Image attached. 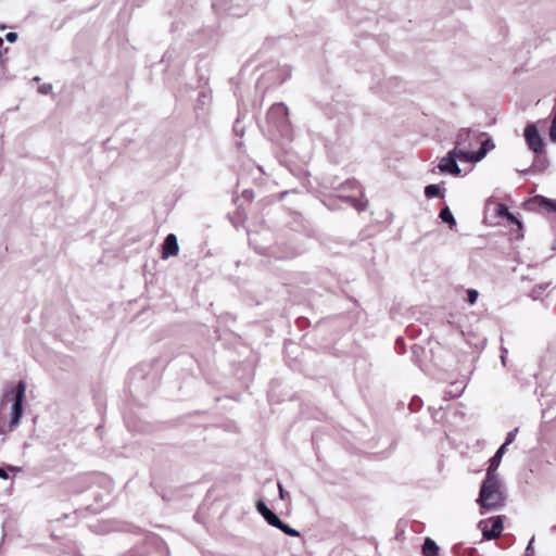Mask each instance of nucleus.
Listing matches in <instances>:
<instances>
[{"label":"nucleus","instance_id":"nucleus-12","mask_svg":"<svg viewBox=\"0 0 556 556\" xmlns=\"http://www.w3.org/2000/svg\"><path fill=\"white\" fill-rule=\"evenodd\" d=\"M506 450V444H503L497 451L496 453L494 454V456L490 459V466L488 468V471L486 472H493L497 469V467L500 466V463H501V459H502V456L504 454Z\"/></svg>","mask_w":556,"mask_h":556},{"label":"nucleus","instance_id":"nucleus-19","mask_svg":"<svg viewBox=\"0 0 556 556\" xmlns=\"http://www.w3.org/2000/svg\"><path fill=\"white\" fill-rule=\"evenodd\" d=\"M8 48H3V39L0 37V65H3L5 62L4 54L7 53Z\"/></svg>","mask_w":556,"mask_h":556},{"label":"nucleus","instance_id":"nucleus-14","mask_svg":"<svg viewBox=\"0 0 556 556\" xmlns=\"http://www.w3.org/2000/svg\"><path fill=\"white\" fill-rule=\"evenodd\" d=\"M439 216L443 222L448 223L451 226L456 224L455 218L448 207L442 208Z\"/></svg>","mask_w":556,"mask_h":556},{"label":"nucleus","instance_id":"nucleus-17","mask_svg":"<svg viewBox=\"0 0 556 556\" xmlns=\"http://www.w3.org/2000/svg\"><path fill=\"white\" fill-rule=\"evenodd\" d=\"M269 113L270 114H281V115L287 116L288 110L283 104H275L270 108Z\"/></svg>","mask_w":556,"mask_h":556},{"label":"nucleus","instance_id":"nucleus-7","mask_svg":"<svg viewBox=\"0 0 556 556\" xmlns=\"http://www.w3.org/2000/svg\"><path fill=\"white\" fill-rule=\"evenodd\" d=\"M458 157L453 154V150H451L446 156L441 159L438 167L442 173H448L454 176H458L460 174V168L456 163Z\"/></svg>","mask_w":556,"mask_h":556},{"label":"nucleus","instance_id":"nucleus-2","mask_svg":"<svg viewBox=\"0 0 556 556\" xmlns=\"http://www.w3.org/2000/svg\"><path fill=\"white\" fill-rule=\"evenodd\" d=\"M489 142V140L482 142L480 150L475 152L472 149L478 143V138L472 135L470 129H460L453 149V154L462 162L476 163L481 161L486 154Z\"/></svg>","mask_w":556,"mask_h":556},{"label":"nucleus","instance_id":"nucleus-8","mask_svg":"<svg viewBox=\"0 0 556 556\" xmlns=\"http://www.w3.org/2000/svg\"><path fill=\"white\" fill-rule=\"evenodd\" d=\"M529 205L539 212H556V200L547 199L543 195H535L529 201Z\"/></svg>","mask_w":556,"mask_h":556},{"label":"nucleus","instance_id":"nucleus-9","mask_svg":"<svg viewBox=\"0 0 556 556\" xmlns=\"http://www.w3.org/2000/svg\"><path fill=\"white\" fill-rule=\"evenodd\" d=\"M179 245L177 241V237L174 233H169L166 236L163 245H162V258L166 260L172 256L178 255Z\"/></svg>","mask_w":556,"mask_h":556},{"label":"nucleus","instance_id":"nucleus-1","mask_svg":"<svg viewBox=\"0 0 556 556\" xmlns=\"http://www.w3.org/2000/svg\"><path fill=\"white\" fill-rule=\"evenodd\" d=\"M505 501L506 496L498 477L493 472H486L480 488L478 504L485 510H495L503 507Z\"/></svg>","mask_w":556,"mask_h":556},{"label":"nucleus","instance_id":"nucleus-11","mask_svg":"<svg viewBox=\"0 0 556 556\" xmlns=\"http://www.w3.org/2000/svg\"><path fill=\"white\" fill-rule=\"evenodd\" d=\"M422 555L424 556H439V546L430 538H427L424 542Z\"/></svg>","mask_w":556,"mask_h":556},{"label":"nucleus","instance_id":"nucleus-18","mask_svg":"<svg viewBox=\"0 0 556 556\" xmlns=\"http://www.w3.org/2000/svg\"><path fill=\"white\" fill-rule=\"evenodd\" d=\"M549 138L552 141L556 142V108L554 109V116L549 128Z\"/></svg>","mask_w":556,"mask_h":556},{"label":"nucleus","instance_id":"nucleus-16","mask_svg":"<svg viewBox=\"0 0 556 556\" xmlns=\"http://www.w3.org/2000/svg\"><path fill=\"white\" fill-rule=\"evenodd\" d=\"M425 194L427 198H434L440 195V188L438 185H428L425 188Z\"/></svg>","mask_w":556,"mask_h":556},{"label":"nucleus","instance_id":"nucleus-15","mask_svg":"<svg viewBox=\"0 0 556 556\" xmlns=\"http://www.w3.org/2000/svg\"><path fill=\"white\" fill-rule=\"evenodd\" d=\"M275 528L280 529L283 533L290 535V536H299L300 532L291 527H289L287 523L282 522L280 520L279 526H275Z\"/></svg>","mask_w":556,"mask_h":556},{"label":"nucleus","instance_id":"nucleus-4","mask_svg":"<svg viewBox=\"0 0 556 556\" xmlns=\"http://www.w3.org/2000/svg\"><path fill=\"white\" fill-rule=\"evenodd\" d=\"M503 516L491 517L479 522V529L486 540L497 539L503 531Z\"/></svg>","mask_w":556,"mask_h":556},{"label":"nucleus","instance_id":"nucleus-20","mask_svg":"<svg viewBox=\"0 0 556 556\" xmlns=\"http://www.w3.org/2000/svg\"><path fill=\"white\" fill-rule=\"evenodd\" d=\"M478 298V292L476 290H468V302L470 304H475Z\"/></svg>","mask_w":556,"mask_h":556},{"label":"nucleus","instance_id":"nucleus-13","mask_svg":"<svg viewBox=\"0 0 556 556\" xmlns=\"http://www.w3.org/2000/svg\"><path fill=\"white\" fill-rule=\"evenodd\" d=\"M497 214L506 217L510 223L516 224L518 228H521V223L508 211L506 205L500 204L497 207Z\"/></svg>","mask_w":556,"mask_h":556},{"label":"nucleus","instance_id":"nucleus-23","mask_svg":"<svg viewBox=\"0 0 556 556\" xmlns=\"http://www.w3.org/2000/svg\"><path fill=\"white\" fill-rule=\"evenodd\" d=\"M8 477L9 476H8L7 471L3 468L0 467V478L1 479H8Z\"/></svg>","mask_w":556,"mask_h":556},{"label":"nucleus","instance_id":"nucleus-6","mask_svg":"<svg viewBox=\"0 0 556 556\" xmlns=\"http://www.w3.org/2000/svg\"><path fill=\"white\" fill-rule=\"evenodd\" d=\"M525 138L528 147L535 153L544 151V142L538 131L535 125L530 124L525 129Z\"/></svg>","mask_w":556,"mask_h":556},{"label":"nucleus","instance_id":"nucleus-10","mask_svg":"<svg viewBox=\"0 0 556 556\" xmlns=\"http://www.w3.org/2000/svg\"><path fill=\"white\" fill-rule=\"evenodd\" d=\"M256 508L258 513L264 517V519L273 527L279 526L280 519L279 517L273 513L264 502L260 501L256 504Z\"/></svg>","mask_w":556,"mask_h":556},{"label":"nucleus","instance_id":"nucleus-3","mask_svg":"<svg viewBox=\"0 0 556 556\" xmlns=\"http://www.w3.org/2000/svg\"><path fill=\"white\" fill-rule=\"evenodd\" d=\"M339 191L340 197L349 200L351 204L357 210H364V205L358 199V195H362L363 191L359 182L356 179H346L343 184L340 185Z\"/></svg>","mask_w":556,"mask_h":556},{"label":"nucleus","instance_id":"nucleus-5","mask_svg":"<svg viewBox=\"0 0 556 556\" xmlns=\"http://www.w3.org/2000/svg\"><path fill=\"white\" fill-rule=\"evenodd\" d=\"M25 389H26L25 382L24 381H20L17 383L15 390H13L14 403H13V406H12V418H11V421H10V427L11 428L15 427L20 422V419L22 417V414H23V400H24V395H25Z\"/></svg>","mask_w":556,"mask_h":556},{"label":"nucleus","instance_id":"nucleus-22","mask_svg":"<svg viewBox=\"0 0 556 556\" xmlns=\"http://www.w3.org/2000/svg\"><path fill=\"white\" fill-rule=\"evenodd\" d=\"M17 34L16 33H8L5 35V39L9 41V42H15L17 40Z\"/></svg>","mask_w":556,"mask_h":556},{"label":"nucleus","instance_id":"nucleus-21","mask_svg":"<svg viewBox=\"0 0 556 556\" xmlns=\"http://www.w3.org/2000/svg\"><path fill=\"white\" fill-rule=\"evenodd\" d=\"M516 432H517V429L507 433V437H506V440L504 443V444H506V446L514 442Z\"/></svg>","mask_w":556,"mask_h":556}]
</instances>
